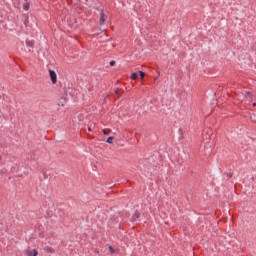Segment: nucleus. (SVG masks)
Returning a JSON list of instances; mask_svg holds the SVG:
<instances>
[{"mask_svg": "<svg viewBox=\"0 0 256 256\" xmlns=\"http://www.w3.org/2000/svg\"><path fill=\"white\" fill-rule=\"evenodd\" d=\"M50 78L53 84L57 83V74L54 70H49Z\"/></svg>", "mask_w": 256, "mask_h": 256, "instance_id": "nucleus-1", "label": "nucleus"}, {"mask_svg": "<svg viewBox=\"0 0 256 256\" xmlns=\"http://www.w3.org/2000/svg\"><path fill=\"white\" fill-rule=\"evenodd\" d=\"M106 20H107V16H106V14L103 12V10H101V13H100V20H99L100 26H103Z\"/></svg>", "mask_w": 256, "mask_h": 256, "instance_id": "nucleus-2", "label": "nucleus"}, {"mask_svg": "<svg viewBox=\"0 0 256 256\" xmlns=\"http://www.w3.org/2000/svg\"><path fill=\"white\" fill-rule=\"evenodd\" d=\"M244 99H246V101L251 102L253 100V96L251 92H246L244 93Z\"/></svg>", "mask_w": 256, "mask_h": 256, "instance_id": "nucleus-3", "label": "nucleus"}, {"mask_svg": "<svg viewBox=\"0 0 256 256\" xmlns=\"http://www.w3.org/2000/svg\"><path fill=\"white\" fill-rule=\"evenodd\" d=\"M26 254L28 256H37L38 255V252L37 250L33 249V250H30V248L26 251Z\"/></svg>", "mask_w": 256, "mask_h": 256, "instance_id": "nucleus-4", "label": "nucleus"}, {"mask_svg": "<svg viewBox=\"0 0 256 256\" xmlns=\"http://www.w3.org/2000/svg\"><path fill=\"white\" fill-rule=\"evenodd\" d=\"M26 46L29 48H33L34 47V41L33 40H26Z\"/></svg>", "mask_w": 256, "mask_h": 256, "instance_id": "nucleus-5", "label": "nucleus"}, {"mask_svg": "<svg viewBox=\"0 0 256 256\" xmlns=\"http://www.w3.org/2000/svg\"><path fill=\"white\" fill-rule=\"evenodd\" d=\"M113 140H114V137H113V136H110V137L107 139V143H108V144H112V143H113Z\"/></svg>", "mask_w": 256, "mask_h": 256, "instance_id": "nucleus-6", "label": "nucleus"}, {"mask_svg": "<svg viewBox=\"0 0 256 256\" xmlns=\"http://www.w3.org/2000/svg\"><path fill=\"white\" fill-rule=\"evenodd\" d=\"M138 77V74L137 73H132L131 75V80H136Z\"/></svg>", "mask_w": 256, "mask_h": 256, "instance_id": "nucleus-7", "label": "nucleus"}, {"mask_svg": "<svg viewBox=\"0 0 256 256\" xmlns=\"http://www.w3.org/2000/svg\"><path fill=\"white\" fill-rule=\"evenodd\" d=\"M23 9L25 11H28L29 10V4L28 3L24 4Z\"/></svg>", "mask_w": 256, "mask_h": 256, "instance_id": "nucleus-8", "label": "nucleus"}, {"mask_svg": "<svg viewBox=\"0 0 256 256\" xmlns=\"http://www.w3.org/2000/svg\"><path fill=\"white\" fill-rule=\"evenodd\" d=\"M139 74L141 76V79H144L146 76V74L143 71H139Z\"/></svg>", "mask_w": 256, "mask_h": 256, "instance_id": "nucleus-9", "label": "nucleus"}, {"mask_svg": "<svg viewBox=\"0 0 256 256\" xmlns=\"http://www.w3.org/2000/svg\"><path fill=\"white\" fill-rule=\"evenodd\" d=\"M109 251H110L111 254L115 253V250H114V248H112V246H109Z\"/></svg>", "mask_w": 256, "mask_h": 256, "instance_id": "nucleus-10", "label": "nucleus"}, {"mask_svg": "<svg viewBox=\"0 0 256 256\" xmlns=\"http://www.w3.org/2000/svg\"><path fill=\"white\" fill-rule=\"evenodd\" d=\"M109 132H110V130H109V129H104V130H103L104 135H108V134H109Z\"/></svg>", "mask_w": 256, "mask_h": 256, "instance_id": "nucleus-11", "label": "nucleus"}, {"mask_svg": "<svg viewBox=\"0 0 256 256\" xmlns=\"http://www.w3.org/2000/svg\"><path fill=\"white\" fill-rule=\"evenodd\" d=\"M115 93L116 95L120 96V89L119 88L115 89Z\"/></svg>", "mask_w": 256, "mask_h": 256, "instance_id": "nucleus-12", "label": "nucleus"}, {"mask_svg": "<svg viewBox=\"0 0 256 256\" xmlns=\"http://www.w3.org/2000/svg\"><path fill=\"white\" fill-rule=\"evenodd\" d=\"M115 64H116V62H115L114 60H112V61L110 62V66H111V67H114Z\"/></svg>", "mask_w": 256, "mask_h": 256, "instance_id": "nucleus-13", "label": "nucleus"}, {"mask_svg": "<svg viewBox=\"0 0 256 256\" xmlns=\"http://www.w3.org/2000/svg\"><path fill=\"white\" fill-rule=\"evenodd\" d=\"M253 106H254V107L256 106V102L253 103Z\"/></svg>", "mask_w": 256, "mask_h": 256, "instance_id": "nucleus-14", "label": "nucleus"}, {"mask_svg": "<svg viewBox=\"0 0 256 256\" xmlns=\"http://www.w3.org/2000/svg\"><path fill=\"white\" fill-rule=\"evenodd\" d=\"M88 130L91 131V128L89 127Z\"/></svg>", "mask_w": 256, "mask_h": 256, "instance_id": "nucleus-15", "label": "nucleus"}]
</instances>
